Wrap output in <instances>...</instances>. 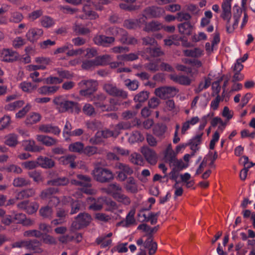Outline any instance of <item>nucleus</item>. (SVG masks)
<instances>
[{"instance_id":"1","label":"nucleus","mask_w":255,"mask_h":255,"mask_svg":"<svg viewBox=\"0 0 255 255\" xmlns=\"http://www.w3.org/2000/svg\"><path fill=\"white\" fill-rule=\"evenodd\" d=\"M131 127L128 122L121 123L115 126L114 130L106 129L104 130L98 131L95 135V138H91V141L93 143H98L102 141V137L108 138L110 137H117L122 129H126Z\"/></svg>"},{"instance_id":"2","label":"nucleus","mask_w":255,"mask_h":255,"mask_svg":"<svg viewBox=\"0 0 255 255\" xmlns=\"http://www.w3.org/2000/svg\"><path fill=\"white\" fill-rule=\"evenodd\" d=\"M144 237L143 236L136 241V243L139 247V251L136 255H146V249L148 250L149 255H154L157 250L156 243L153 241L150 235L148 236L145 241Z\"/></svg>"},{"instance_id":"3","label":"nucleus","mask_w":255,"mask_h":255,"mask_svg":"<svg viewBox=\"0 0 255 255\" xmlns=\"http://www.w3.org/2000/svg\"><path fill=\"white\" fill-rule=\"evenodd\" d=\"M87 201L90 204L89 209L95 211L102 209L104 202L107 205L108 210L114 211L118 208L117 204L110 199L104 200L103 198H100L96 202L95 199L90 197Z\"/></svg>"},{"instance_id":"4","label":"nucleus","mask_w":255,"mask_h":255,"mask_svg":"<svg viewBox=\"0 0 255 255\" xmlns=\"http://www.w3.org/2000/svg\"><path fill=\"white\" fill-rule=\"evenodd\" d=\"M67 2L74 5H78L80 3L83 4V11L84 14L80 16L82 19H96L98 17V14L92 11L89 7L91 4L90 0H65Z\"/></svg>"},{"instance_id":"5","label":"nucleus","mask_w":255,"mask_h":255,"mask_svg":"<svg viewBox=\"0 0 255 255\" xmlns=\"http://www.w3.org/2000/svg\"><path fill=\"white\" fill-rule=\"evenodd\" d=\"M94 178L101 182H106L113 178L112 172L109 170L102 167H96L92 172Z\"/></svg>"},{"instance_id":"6","label":"nucleus","mask_w":255,"mask_h":255,"mask_svg":"<svg viewBox=\"0 0 255 255\" xmlns=\"http://www.w3.org/2000/svg\"><path fill=\"white\" fill-rule=\"evenodd\" d=\"M53 102L56 105L57 109L60 112H65L70 110L75 106V103L68 101L62 96L55 98Z\"/></svg>"},{"instance_id":"7","label":"nucleus","mask_w":255,"mask_h":255,"mask_svg":"<svg viewBox=\"0 0 255 255\" xmlns=\"http://www.w3.org/2000/svg\"><path fill=\"white\" fill-rule=\"evenodd\" d=\"M111 32L112 34L118 36L123 43L134 44L137 42V40L135 38L131 36H128L127 32L122 28L113 27Z\"/></svg>"},{"instance_id":"8","label":"nucleus","mask_w":255,"mask_h":255,"mask_svg":"<svg viewBox=\"0 0 255 255\" xmlns=\"http://www.w3.org/2000/svg\"><path fill=\"white\" fill-rule=\"evenodd\" d=\"M105 99V97L103 95H100L95 97L94 100V104L95 106L102 111H114L117 109L115 105L116 103L115 99L111 100V105L110 106H107L103 103V101Z\"/></svg>"},{"instance_id":"9","label":"nucleus","mask_w":255,"mask_h":255,"mask_svg":"<svg viewBox=\"0 0 255 255\" xmlns=\"http://www.w3.org/2000/svg\"><path fill=\"white\" fill-rule=\"evenodd\" d=\"M79 85L85 89L82 90L80 94L82 96H88L93 93L97 86V82L93 80H83L80 82Z\"/></svg>"},{"instance_id":"10","label":"nucleus","mask_w":255,"mask_h":255,"mask_svg":"<svg viewBox=\"0 0 255 255\" xmlns=\"http://www.w3.org/2000/svg\"><path fill=\"white\" fill-rule=\"evenodd\" d=\"M165 13L164 8L157 6L149 7L144 11L143 15L145 20L147 18L159 17L163 15Z\"/></svg>"},{"instance_id":"11","label":"nucleus","mask_w":255,"mask_h":255,"mask_svg":"<svg viewBox=\"0 0 255 255\" xmlns=\"http://www.w3.org/2000/svg\"><path fill=\"white\" fill-rule=\"evenodd\" d=\"M154 93L161 99H166L175 96L177 91L174 87H163L156 89Z\"/></svg>"},{"instance_id":"12","label":"nucleus","mask_w":255,"mask_h":255,"mask_svg":"<svg viewBox=\"0 0 255 255\" xmlns=\"http://www.w3.org/2000/svg\"><path fill=\"white\" fill-rule=\"evenodd\" d=\"M44 32L42 28L38 27L30 28L25 34L28 41L32 43L37 42L43 35Z\"/></svg>"},{"instance_id":"13","label":"nucleus","mask_w":255,"mask_h":255,"mask_svg":"<svg viewBox=\"0 0 255 255\" xmlns=\"http://www.w3.org/2000/svg\"><path fill=\"white\" fill-rule=\"evenodd\" d=\"M91 221V216L87 213L80 214L76 218L75 221L72 224L74 229H79L82 227L87 226Z\"/></svg>"},{"instance_id":"14","label":"nucleus","mask_w":255,"mask_h":255,"mask_svg":"<svg viewBox=\"0 0 255 255\" xmlns=\"http://www.w3.org/2000/svg\"><path fill=\"white\" fill-rule=\"evenodd\" d=\"M234 11H236V13L234 14L233 23H231L230 21L231 19L229 21V22L227 21L226 29L227 31L229 33H232L234 29L237 27L240 16L242 13V9L238 7H234Z\"/></svg>"},{"instance_id":"15","label":"nucleus","mask_w":255,"mask_h":255,"mask_svg":"<svg viewBox=\"0 0 255 255\" xmlns=\"http://www.w3.org/2000/svg\"><path fill=\"white\" fill-rule=\"evenodd\" d=\"M125 190L129 193L135 194L139 190L137 181L132 177L128 178L124 185Z\"/></svg>"},{"instance_id":"16","label":"nucleus","mask_w":255,"mask_h":255,"mask_svg":"<svg viewBox=\"0 0 255 255\" xmlns=\"http://www.w3.org/2000/svg\"><path fill=\"white\" fill-rule=\"evenodd\" d=\"M233 0H223L222 3V17L225 20L229 21L232 17L231 5Z\"/></svg>"},{"instance_id":"17","label":"nucleus","mask_w":255,"mask_h":255,"mask_svg":"<svg viewBox=\"0 0 255 255\" xmlns=\"http://www.w3.org/2000/svg\"><path fill=\"white\" fill-rule=\"evenodd\" d=\"M18 57L17 54L9 49H4L0 52V60L4 62H12Z\"/></svg>"},{"instance_id":"18","label":"nucleus","mask_w":255,"mask_h":255,"mask_svg":"<svg viewBox=\"0 0 255 255\" xmlns=\"http://www.w3.org/2000/svg\"><path fill=\"white\" fill-rule=\"evenodd\" d=\"M104 89L107 93L111 95L121 96L123 98H126L127 96L125 92L118 89L114 85L111 83L106 84Z\"/></svg>"},{"instance_id":"19","label":"nucleus","mask_w":255,"mask_h":255,"mask_svg":"<svg viewBox=\"0 0 255 255\" xmlns=\"http://www.w3.org/2000/svg\"><path fill=\"white\" fill-rule=\"evenodd\" d=\"M147 69L154 72L159 69L161 70L172 71V67L164 63H160L159 62L156 61L154 63H151L146 66Z\"/></svg>"},{"instance_id":"20","label":"nucleus","mask_w":255,"mask_h":255,"mask_svg":"<svg viewBox=\"0 0 255 255\" xmlns=\"http://www.w3.org/2000/svg\"><path fill=\"white\" fill-rule=\"evenodd\" d=\"M141 152L147 161L151 164H155L157 161V155L155 152L148 148H143Z\"/></svg>"},{"instance_id":"21","label":"nucleus","mask_w":255,"mask_h":255,"mask_svg":"<svg viewBox=\"0 0 255 255\" xmlns=\"http://www.w3.org/2000/svg\"><path fill=\"white\" fill-rule=\"evenodd\" d=\"M19 208L25 209L29 214L35 213L38 208V205L35 202L29 203L27 201H24L18 205Z\"/></svg>"},{"instance_id":"22","label":"nucleus","mask_w":255,"mask_h":255,"mask_svg":"<svg viewBox=\"0 0 255 255\" xmlns=\"http://www.w3.org/2000/svg\"><path fill=\"white\" fill-rule=\"evenodd\" d=\"M208 102V98L205 95L197 96L192 102L191 107L192 109H195L198 103L201 108H205L207 106Z\"/></svg>"},{"instance_id":"23","label":"nucleus","mask_w":255,"mask_h":255,"mask_svg":"<svg viewBox=\"0 0 255 255\" xmlns=\"http://www.w3.org/2000/svg\"><path fill=\"white\" fill-rule=\"evenodd\" d=\"M117 167L121 170L118 173V177L120 180L124 181L127 178V174H131L132 170L128 166L122 163H118L117 165Z\"/></svg>"},{"instance_id":"24","label":"nucleus","mask_w":255,"mask_h":255,"mask_svg":"<svg viewBox=\"0 0 255 255\" xmlns=\"http://www.w3.org/2000/svg\"><path fill=\"white\" fill-rule=\"evenodd\" d=\"M77 180L75 179L72 180L71 184L86 187L91 186V179L89 177L79 174L77 175Z\"/></svg>"},{"instance_id":"25","label":"nucleus","mask_w":255,"mask_h":255,"mask_svg":"<svg viewBox=\"0 0 255 255\" xmlns=\"http://www.w3.org/2000/svg\"><path fill=\"white\" fill-rule=\"evenodd\" d=\"M103 190L106 193L111 194L114 198L117 197L116 196L121 194L123 191L122 187L116 183L110 184L107 188H104Z\"/></svg>"},{"instance_id":"26","label":"nucleus","mask_w":255,"mask_h":255,"mask_svg":"<svg viewBox=\"0 0 255 255\" xmlns=\"http://www.w3.org/2000/svg\"><path fill=\"white\" fill-rule=\"evenodd\" d=\"M94 40L97 45L107 46L109 44L114 42V38L113 37H107L105 35H99L95 37Z\"/></svg>"},{"instance_id":"27","label":"nucleus","mask_w":255,"mask_h":255,"mask_svg":"<svg viewBox=\"0 0 255 255\" xmlns=\"http://www.w3.org/2000/svg\"><path fill=\"white\" fill-rule=\"evenodd\" d=\"M25 150L32 152H38L43 149V147L36 145L35 142L33 140H26L22 142Z\"/></svg>"},{"instance_id":"28","label":"nucleus","mask_w":255,"mask_h":255,"mask_svg":"<svg viewBox=\"0 0 255 255\" xmlns=\"http://www.w3.org/2000/svg\"><path fill=\"white\" fill-rule=\"evenodd\" d=\"M75 157H76L74 155H68L57 158V160L59 161V163L61 164L67 165L70 164L71 168H75L77 166L76 163L74 162ZM56 159H57V158H56Z\"/></svg>"},{"instance_id":"29","label":"nucleus","mask_w":255,"mask_h":255,"mask_svg":"<svg viewBox=\"0 0 255 255\" xmlns=\"http://www.w3.org/2000/svg\"><path fill=\"white\" fill-rule=\"evenodd\" d=\"M145 22L144 16H141L138 20L128 19L124 22V25L127 28L131 29L136 27L137 26H140Z\"/></svg>"},{"instance_id":"30","label":"nucleus","mask_w":255,"mask_h":255,"mask_svg":"<svg viewBox=\"0 0 255 255\" xmlns=\"http://www.w3.org/2000/svg\"><path fill=\"white\" fill-rule=\"evenodd\" d=\"M185 55L194 58H199L204 55V51L199 48L187 49L184 50Z\"/></svg>"},{"instance_id":"31","label":"nucleus","mask_w":255,"mask_h":255,"mask_svg":"<svg viewBox=\"0 0 255 255\" xmlns=\"http://www.w3.org/2000/svg\"><path fill=\"white\" fill-rule=\"evenodd\" d=\"M36 139L47 146L55 145L57 143V140L48 136L44 135H37Z\"/></svg>"},{"instance_id":"32","label":"nucleus","mask_w":255,"mask_h":255,"mask_svg":"<svg viewBox=\"0 0 255 255\" xmlns=\"http://www.w3.org/2000/svg\"><path fill=\"white\" fill-rule=\"evenodd\" d=\"M164 159L166 161L172 162L174 161L176 156V152L172 149V145L169 143L164 151Z\"/></svg>"},{"instance_id":"33","label":"nucleus","mask_w":255,"mask_h":255,"mask_svg":"<svg viewBox=\"0 0 255 255\" xmlns=\"http://www.w3.org/2000/svg\"><path fill=\"white\" fill-rule=\"evenodd\" d=\"M38 164L44 168H50L54 166L55 163L51 159L40 156L37 158Z\"/></svg>"},{"instance_id":"34","label":"nucleus","mask_w":255,"mask_h":255,"mask_svg":"<svg viewBox=\"0 0 255 255\" xmlns=\"http://www.w3.org/2000/svg\"><path fill=\"white\" fill-rule=\"evenodd\" d=\"M211 124L213 127L218 126V130L217 131H218L219 132H222L226 126V123L218 117L214 118Z\"/></svg>"},{"instance_id":"35","label":"nucleus","mask_w":255,"mask_h":255,"mask_svg":"<svg viewBox=\"0 0 255 255\" xmlns=\"http://www.w3.org/2000/svg\"><path fill=\"white\" fill-rule=\"evenodd\" d=\"M113 235L112 233H109L106 235L102 236L97 239V242L100 244L102 248H105L112 243V240L109 239Z\"/></svg>"},{"instance_id":"36","label":"nucleus","mask_w":255,"mask_h":255,"mask_svg":"<svg viewBox=\"0 0 255 255\" xmlns=\"http://www.w3.org/2000/svg\"><path fill=\"white\" fill-rule=\"evenodd\" d=\"M19 87L22 91L30 93L37 88V86L30 82L24 81L19 84Z\"/></svg>"},{"instance_id":"37","label":"nucleus","mask_w":255,"mask_h":255,"mask_svg":"<svg viewBox=\"0 0 255 255\" xmlns=\"http://www.w3.org/2000/svg\"><path fill=\"white\" fill-rule=\"evenodd\" d=\"M163 27L161 23L156 21H153L146 24L144 30L146 31H153L160 30Z\"/></svg>"},{"instance_id":"38","label":"nucleus","mask_w":255,"mask_h":255,"mask_svg":"<svg viewBox=\"0 0 255 255\" xmlns=\"http://www.w3.org/2000/svg\"><path fill=\"white\" fill-rule=\"evenodd\" d=\"M68 149L71 152L81 153L83 151L84 145L81 142H76L70 144Z\"/></svg>"},{"instance_id":"39","label":"nucleus","mask_w":255,"mask_h":255,"mask_svg":"<svg viewBox=\"0 0 255 255\" xmlns=\"http://www.w3.org/2000/svg\"><path fill=\"white\" fill-rule=\"evenodd\" d=\"M192 26L189 22H184L179 25L178 29L180 33L183 34H189L191 32Z\"/></svg>"},{"instance_id":"40","label":"nucleus","mask_w":255,"mask_h":255,"mask_svg":"<svg viewBox=\"0 0 255 255\" xmlns=\"http://www.w3.org/2000/svg\"><path fill=\"white\" fill-rule=\"evenodd\" d=\"M212 74H210L207 78L205 79L204 81L201 82L198 87L195 90L196 93H199L204 89L207 88L210 85L211 82L213 80L211 78Z\"/></svg>"},{"instance_id":"41","label":"nucleus","mask_w":255,"mask_h":255,"mask_svg":"<svg viewBox=\"0 0 255 255\" xmlns=\"http://www.w3.org/2000/svg\"><path fill=\"white\" fill-rule=\"evenodd\" d=\"M41 119V116L36 113H31L26 118V124H34L39 122Z\"/></svg>"},{"instance_id":"42","label":"nucleus","mask_w":255,"mask_h":255,"mask_svg":"<svg viewBox=\"0 0 255 255\" xmlns=\"http://www.w3.org/2000/svg\"><path fill=\"white\" fill-rule=\"evenodd\" d=\"M167 127L164 124H158L156 125L153 129L154 134L158 137L162 136L166 132Z\"/></svg>"},{"instance_id":"43","label":"nucleus","mask_w":255,"mask_h":255,"mask_svg":"<svg viewBox=\"0 0 255 255\" xmlns=\"http://www.w3.org/2000/svg\"><path fill=\"white\" fill-rule=\"evenodd\" d=\"M201 135H197L193 138L190 142V149L195 152L199 148V145L201 143Z\"/></svg>"},{"instance_id":"44","label":"nucleus","mask_w":255,"mask_h":255,"mask_svg":"<svg viewBox=\"0 0 255 255\" xmlns=\"http://www.w3.org/2000/svg\"><path fill=\"white\" fill-rule=\"evenodd\" d=\"M35 61L38 64L39 67H43L40 68V69L44 70L46 69L47 66L50 64V60L48 58L38 57L35 58Z\"/></svg>"},{"instance_id":"45","label":"nucleus","mask_w":255,"mask_h":255,"mask_svg":"<svg viewBox=\"0 0 255 255\" xmlns=\"http://www.w3.org/2000/svg\"><path fill=\"white\" fill-rule=\"evenodd\" d=\"M170 78L173 80L183 85H188L191 82L190 79L185 76H177L171 75H170Z\"/></svg>"},{"instance_id":"46","label":"nucleus","mask_w":255,"mask_h":255,"mask_svg":"<svg viewBox=\"0 0 255 255\" xmlns=\"http://www.w3.org/2000/svg\"><path fill=\"white\" fill-rule=\"evenodd\" d=\"M23 105V101H17L6 105L5 109L7 111H12L21 107Z\"/></svg>"},{"instance_id":"47","label":"nucleus","mask_w":255,"mask_h":255,"mask_svg":"<svg viewBox=\"0 0 255 255\" xmlns=\"http://www.w3.org/2000/svg\"><path fill=\"white\" fill-rule=\"evenodd\" d=\"M66 214V213L64 210H59L57 213V216L59 219L53 220L51 223L54 225L63 223L64 222V217L65 216Z\"/></svg>"},{"instance_id":"48","label":"nucleus","mask_w":255,"mask_h":255,"mask_svg":"<svg viewBox=\"0 0 255 255\" xmlns=\"http://www.w3.org/2000/svg\"><path fill=\"white\" fill-rule=\"evenodd\" d=\"M5 144L10 146H14L17 143V136L14 134H10L6 136Z\"/></svg>"},{"instance_id":"49","label":"nucleus","mask_w":255,"mask_h":255,"mask_svg":"<svg viewBox=\"0 0 255 255\" xmlns=\"http://www.w3.org/2000/svg\"><path fill=\"white\" fill-rule=\"evenodd\" d=\"M72 126L71 124L67 121L66 124L64 126L63 134V136L65 138V140H67L69 139V137L71 136L72 133Z\"/></svg>"},{"instance_id":"50","label":"nucleus","mask_w":255,"mask_h":255,"mask_svg":"<svg viewBox=\"0 0 255 255\" xmlns=\"http://www.w3.org/2000/svg\"><path fill=\"white\" fill-rule=\"evenodd\" d=\"M41 24L42 26L46 28H49L53 26L54 24V20L49 17H43L41 19Z\"/></svg>"},{"instance_id":"51","label":"nucleus","mask_w":255,"mask_h":255,"mask_svg":"<svg viewBox=\"0 0 255 255\" xmlns=\"http://www.w3.org/2000/svg\"><path fill=\"white\" fill-rule=\"evenodd\" d=\"M111 56L109 55H105L102 56L97 57L96 59V62L98 65H104L111 60Z\"/></svg>"},{"instance_id":"52","label":"nucleus","mask_w":255,"mask_h":255,"mask_svg":"<svg viewBox=\"0 0 255 255\" xmlns=\"http://www.w3.org/2000/svg\"><path fill=\"white\" fill-rule=\"evenodd\" d=\"M40 214L41 216L44 218H49L50 217L53 211L51 208L49 206H45L43 208H41L39 211Z\"/></svg>"},{"instance_id":"53","label":"nucleus","mask_w":255,"mask_h":255,"mask_svg":"<svg viewBox=\"0 0 255 255\" xmlns=\"http://www.w3.org/2000/svg\"><path fill=\"white\" fill-rule=\"evenodd\" d=\"M23 18L22 14L17 11L13 12L11 13L9 20L11 22L18 23L21 21Z\"/></svg>"},{"instance_id":"54","label":"nucleus","mask_w":255,"mask_h":255,"mask_svg":"<svg viewBox=\"0 0 255 255\" xmlns=\"http://www.w3.org/2000/svg\"><path fill=\"white\" fill-rule=\"evenodd\" d=\"M134 211H130L127 216L126 221L125 223H123V224H125L124 225L125 226L128 227L135 223V221L134 218Z\"/></svg>"},{"instance_id":"55","label":"nucleus","mask_w":255,"mask_h":255,"mask_svg":"<svg viewBox=\"0 0 255 255\" xmlns=\"http://www.w3.org/2000/svg\"><path fill=\"white\" fill-rule=\"evenodd\" d=\"M68 183V180L66 178H59L48 182L49 184L54 186L65 185Z\"/></svg>"},{"instance_id":"56","label":"nucleus","mask_w":255,"mask_h":255,"mask_svg":"<svg viewBox=\"0 0 255 255\" xmlns=\"http://www.w3.org/2000/svg\"><path fill=\"white\" fill-rule=\"evenodd\" d=\"M130 161L133 163L137 165H141L143 162L142 158L141 155L136 153H134L131 155Z\"/></svg>"},{"instance_id":"57","label":"nucleus","mask_w":255,"mask_h":255,"mask_svg":"<svg viewBox=\"0 0 255 255\" xmlns=\"http://www.w3.org/2000/svg\"><path fill=\"white\" fill-rule=\"evenodd\" d=\"M137 58V55L134 53H130L128 55H119L118 59L124 61H132Z\"/></svg>"},{"instance_id":"58","label":"nucleus","mask_w":255,"mask_h":255,"mask_svg":"<svg viewBox=\"0 0 255 255\" xmlns=\"http://www.w3.org/2000/svg\"><path fill=\"white\" fill-rule=\"evenodd\" d=\"M233 112L230 110L228 107H225L222 113V116L224 117L227 121H229L233 118Z\"/></svg>"},{"instance_id":"59","label":"nucleus","mask_w":255,"mask_h":255,"mask_svg":"<svg viewBox=\"0 0 255 255\" xmlns=\"http://www.w3.org/2000/svg\"><path fill=\"white\" fill-rule=\"evenodd\" d=\"M116 196L117 197L115 199L117 200L125 205H128L130 202V199L127 195L124 194L123 193L120 194L119 195Z\"/></svg>"},{"instance_id":"60","label":"nucleus","mask_w":255,"mask_h":255,"mask_svg":"<svg viewBox=\"0 0 255 255\" xmlns=\"http://www.w3.org/2000/svg\"><path fill=\"white\" fill-rule=\"evenodd\" d=\"M148 97V95L147 92H141L134 97V100L139 102H143L147 100Z\"/></svg>"},{"instance_id":"61","label":"nucleus","mask_w":255,"mask_h":255,"mask_svg":"<svg viewBox=\"0 0 255 255\" xmlns=\"http://www.w3.org/2000/svg\"><path fill=\"white\" fill-rule=\"evenodd\" d=\"M22 165L26 169L30 170L36 168L38 165V160L37 161H29L24 162L22 163Z\"/></svg>"},{"instance_id":"62","label":"nucleus","mask_w":255,"mask_h":255,"mask_svg":"<svg viewBox=\"0 0 255 255\" xmlns=\"http://www.w3.org/2000/svg\"><path fill=\"white\" fill-rule=\"evenodd\" d=\"M138 230H142L146 234L150 235L155 231L154 228H151L145 224H141L137 227Z\"/></svg>"},{"instance_id":"63","label":"nucleus","mask_w":255,"mask_h":255,"mask_svg":"<svg viewBox=\"0 0 255 255\" xmlns=\"http://www.w3.org/2000/svg\"><path fill=\"white\" fill-rule=\"evenodd\" d=\"M25 43V40L21 37H16L12 42V45L14 48H19Z\"/></svg>"},{"instance_id":"64","label":"nucleus","mask_w":255,"mask_h":255,"mask_svg":"<svg viewBox=\"0 0 255 255\" xmlns=\"http://www.w3.org/2000/svg\"><path fill=\"white\" fill-rule=\"evenodd\" d=\"M84 113L89 116H92L95 114V110L93 107L89 104H86L83 108Z\"/></svg>"}]
</instances>
